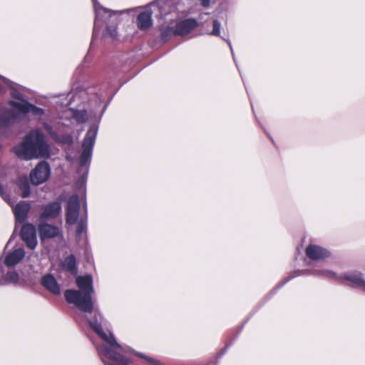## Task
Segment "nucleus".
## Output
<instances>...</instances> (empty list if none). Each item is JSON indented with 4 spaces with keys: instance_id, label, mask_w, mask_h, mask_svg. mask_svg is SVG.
Returning <instances> with one entry per match:
<instances>
[{
    "instance_id": "obj_33",
    "label": "nucleus",
    "mask_w": 365,
    "mask_h": 365,
    "mask_svg": "<svg viewBox=\"0 0 365 365\" xmlns=\"http://www.w3.org/2000/svg\"><path fill=\"white\" fill-rule=\"evenodd\" d=\"M16 205L20 206V205H29V204H26V203H24V204H22V203H19V204H17Z\"/></svg>"
},
{
    "instance_id": "obj_29",
    "label": "nucleus",
    "mask_w": 365,
    "mask_h": 365,
    "mask_svg": "<svg viewBox=\"0 0 365 365\" xmlns=\"http://www.w3.org/2000/svg\"><path fill=\"white\" fill-rule=\"evenodd\" d=\"M140 357L143 358V359H145V360H147L148 361H149L150 363H152V364H154L155 363V361L151 358H149V357H147L145 356L144 354H137Z\"/></svg>"
},
{
    "instance_id": "obj_27",
    "label": "nucleus",
    "mask_w": 365,
    "mask_h": 365,
    "mask_svg": "<svg viewBox=\"0 0 365 365\" xmlns=\"http://www.w3.org/2000/svg\"><path fill=\"white\" fill-rule=\"evenodd\" d=\"M213 29L210 33L212 36H219L220 35L221 24L217 19H215L212 22Z\"/></svg>"
},
{
    "instance_id": "obj_16",
    "label": "nucleus",
    "mask_w": 365,
    "mask_h": 365,
    "mask_svg": "<svg viewBox=\"0 0 365 365\" xmlns=\"http://www.w3.org/2000/svg\"><path fill=\"white\" fill-rule=\"evenodd\" d=\"M66 202L67 205H85L86 204L85 196L83 194L79 197L77 195L74 194L67 198L66 195H61L58 200L49 205H61V204Z\"/></svg>"
},
{
    "instance_id": "obj_4",
    "label": "nucleus",
    "mask_w": 365,
    "mask_h": 365,
    "mask_svg": "<svg viewBox=\"0 0 365 365\" xmlns=\"http://www.w3.org/2000/svg\"><path fill=\"white\" fill-rule=\"evenodd\" d=\"M89 324L92 329L111 347L108 348L106 346H102L97 348L98 352L101 356L104 364L107 365L106 362L104 361V358L107 357L114 362V365H128L130 363V360L120 353L113 350V349H118L121 351H125L118 344L113 334L104 331L101 325L97 322H90Z\"/></svg>"
},
{
    "instance_id": "obj_15",
    "label": "nucleus",
    "mask_w": 365,
    "mask_h": 365,
    "mask_svg": "<svg viewBox=\"0 0 365 365\" xmlns=\"http://www.w3.org/2000/svg\"><path fill=\"white\" fill-rule=\"evenodd\" d=\"M86 207H68L66 213V222L69 225H74L78 222L82 215L86 217Z\"/></svg>"
},
{
    "instance_id": "obj_28",
    "label": "nucleus",
    "mask_w": 365,
    "mask_h": 365,
    "mask_svg": "<svg viewBox=\"0 0 365 365\" xmlns=\"http://www.w3.org/2000/svg\"><path fill=\"white\" fill-rule=\"evenodd\" d=\"M0 197H1L6 203L9 204V197L7 190L0 183Z\"/></svg>"
},
{
    "instance_id": "obj_31",
    "label": "nucleus",
    "mask_w": 365,
    "mask_h": 365,
    "mask_svg": "<svg viewBox=\"0 0 365 365\" xmlns=\"http://www.w3.org/2000/svg\"><path fill=\"white\" fill-rule=\"evenodd\" d=\"M210 1L211 0H200L201 5L205 8H207L210 4Z\"/></svg>"
},
{
    "instance_id": "obj_11",
    "label": "nucleus",
    "mask_w": 365,
    "mask_h": 365,
    "mask_svg": "<svg viewBox=\"0 0 365 365\" xmlns=\"http://www.w3.org/2000/svg\"><path fill=\"white\" fill-rule=\"evenodd\" d=\"M22 240L25 242L28 247L34 250L37 245V238L36 234V227L31 224H25L21 230Z\"/></svg>"
},
{
    "instance_id": "obj_1",
    "label": "nucleus",
    "mask_w": 365,
    "mask_h": 365,
    "mask_svg": "<svg viewBox=\"0 0 365 365\" xmlns=\"http://www.w3.org/2000/svg\"><path fill=\"white\" fill-rule=\"evenodd\" d=\"M14 151L20 159L29 160L48 158L51 150L43 134L34 130L29 132L22 142L14 148Z\"/></svg>"
},
{
    "instance_id": "obj_13",
    "label": "nucleus",
    "mask_w": 365,
    "mask_h": 365,
    "mask_svg": "<svg viewBox=\"0 0 365 365\" xmlns=\"http://www.w3.org/2000/svg\"><path fill=\"white\" fill-rule=\"evenodd\" d=\"M38 230L39 237L41 240L58 236L62 237L60 229L56 226L51 225L49 224L41 223L38 227Z\"/></svg>"
},
{
    "instance_id": "obj_6",
    "label": "nucleus",
    "mask_w": 365,
    "mask_h": 365,
    "mask_svg": "<svg viewBox=\"0 0 365 365\" xmlns=\"http://www.w3.org/2000/svg\"><path fill=\"white\" fill-rule=\"evenodd\" d=\"M98 130V125H92L88 130L82 143V152L80 155L78 163V172L83 175H87L91 160L93 146L95 145L97 133Z\"/></svg>"
},
{
    "instance_id": "obj_12",
    "label": "nucleus",
    "mask_w": 365,
    "mask_h": 365,
    "mask_svg": "<svg viewBox=\"0 0 365 365\" xmlns=\"http://www.w3.org/2000/svg\"><path fill=\"white\" fill-rule=\"evenodd\" d=\"M197 25V21L194 19L182 20L176 24L174 35L184 36L190 34Z\"/></svg>"
},
{
    "instance_id": "obj_21",
    "label": "nucleus",
    "mask_w": 365,
    "mask_h": 365,
    "mask_svg": "<svg viewBox=\"0 0 365 365\" xmlns=\"http://www.w3.org/2000/svg\"><path fill=\"white\" fill-rule=\"evenodd\" d=\"M16 183L21 192L22 197H29L30 195V185L28 178L26 177L19 178Z\"/></svg>"
},
{
    "instance_id": "obj_17",
    "label": "nucleus",
    "mask_w": 365,
    "mask_h": 365,
    "mask_svg": "<svg viewBox=\"0 0 365 365\" xmlns=\"http://www.w3.org/2000/svg\"><path fill=\"white\" fill-rule=\"evenodd\" d=\"M306 254L307 257L314 260H319L329 256V252L317 245H310L306 249Z\"/></svg>"
},
{
    "instance_id": "obj_19",
    "label": "nucleus",
    "mask_w": 365,
    "mask_h": 365,
    "mask_svg": "<svg viewBox=\"0 0 365 365\" xmlns=\"http://www.w3.org/2000/svg\"><path fill=\"white\" fill-rule=\"evenodd\" d=\"M41 284L46 289H48L52 294L55 295L60 294V287L53 275L46 274L43 276L41 279Z\"/></svg>"
},
{
    "instance_id": "obj_9",
    "label": "nucleus",
    "mask_w": 365,
    "mask_h": 365,
    "mask_svg": "<svg viewBox=\"0 0 365 365\" xmlns=\"http://www.w3.org/2000/svg\"><path fill=\"white\" fill-rule=\"evenodd\" d=\"M316 274L329 279H334L343 282H350L351 285L362 288L365 290V280L361 272L357 271L350 272L344 274L343 277L337 276L334 272L328 270H316Z\"/></svg>"
},
{
    "instance_id": "obj_18",
    "label": "nucleus",
    "mask_w": 365,
    "mask_h": 365,
    "mask_svg": "<svg viewBox=\"0 0 365 365\" xmlns=\"http://www.w3.org/2000/svg\"><path fill=\"white\" fill-rule=\"evenodd\" d=\"M25 256L23 248L19 247L9 252L4 259V264L7 267L14 266L18 264Z\"/></svg>"
},
{
    "instance_id": "obj_14",
    "label": "nucleus",
    "mask_w": 365,
    "mask_h": 365,
    "mask_svg": "<svg viewBox=\"0 0 365 365\" xmlns=\"http://www.w3.org/2000/svg\"><path fill=\"white\" fill-rule=\"evenodd\" d=\"M66 118H69L72 123L82 124L88 120V116L87 110L84 108L74 109L70 108L66 111Z\"/></svg>"
},
{
    "instance_id": "obj_20",
    "label": "nucleus",
    "mask_w": 365,
    "mask_h": 365,
    "mask_svg": "<svg viewBox=\"0 0 365 365\" xmlns=\"http://www.w3.org/2000/svg\"><path fill=\"white\" fill-rule=\"evenodd\" d=\"M138 26L141 30H145L152 26V12L150 10L141 12L137 18Z\"/></svg>"
},
{
    "instance_id": "obj_30",
    "label": "nucleus",
    "mask_w": 365,
    "mask_h": 365,
    "mask_svg": "<svg viewBox=\"0 0 365 365\" xmlns=\"http://www.w3.org/2000/svg\"><path fill=\"white\" fill-rule=\"evenodd\" d=\"M0 77H2L0 76ZM6 92V86L2 82V81L0 79V93H5Z\"/></svg>"
},
{
    "instance_id": "obj_2",
    "label": "nucleus",
    "mask_w": 365,
    "mask_h": 365,
    "mask_svg": "<svg viewBox=\"0 0 365 365\" xmlns=\"http://www.w3.org/2000/svg\"><path fill=\"white\" fill-rule=\"evenodd\" d=\"M76 282L79 290H66L65 298L69 304H74L81 311L91 313L93 309L91 295L94 292L92 278L89 275L79 276Z\"/></svg>"
},
{
    "instance_id": "obj_24",
    "label": "nucleus",
    "mask_w": 365,
    "mask_h": 365,
    "mask_svg": "<svg viewBox=\"0 0 365 365\" xmlns=\"http://www.w3.org/2000/svg\"><path fill=\"white\" fill-rule=\"evenodd\" d=\"M76 225V233L78 238L83 237L86 235V217H84V215H82L79 218Z\"/></svg>"
},
{
    "instance_id": "obj_3",
    "label": "nucleus",
    "mask_w": 365,
    "mask_h": 365,
    "mask_svg": "<svg viewBox=\"0 0 365 365\" xmlns=\"http://www.w3.org/2000/svg\"><path fill=\"white\" fill-rule=\"evenodd\" d=\"M93 7L96 14L94 21L93 32L92 40L90 45V48L93 46L96 38L98 35V32L101 28L110 22V26H107L106 31L103 32V37H110L112 40L117 38V31L115 27V16L116 14H122L123 11H112L103 7L97 0H93Z\"/></svg>"
},
{
    "instance_id": "obj_22",
    "label": "nucleus",
    "mask_w": 365,
    "mask_h": 365,
    "mask_svg": "<svg viewBox=\"0 0 365 365\" xmlns=\"http://www.w3.org/2000/svg\"><path fill=\"white\" fill-rule=\"evenodd\" d=\"M29 208V207H14L13 212L16 222L21 223L26 220Z\"/></svg>"
},
{
    "instance_id": "obj_23",
    "label": "nucleus",
    "mask_w": 365,
    "mask_h": 365,
    "mask_svg": "<svg viewBox=\"0 0 365 365\" xmlns=\"http://www.w3.org/2000/svg\"><path fill=\"white\" fill-rule=\"evenodd\" d=\"M61 211V207H46L41 216V220L43 221L48 218H55Z\"/></svg>"
},
{
    "instance_id": "obj_25",
    "label": "nucleus",
    "mask_w": 365,
    "mask_h": 365,
    "mask_svg": "<svg viewBox=\"0 0 365 365\" xmlns=\"http://www.w3.org/2000/svg\"><path fill=\"white\" fill-rule=\"evenodd\" d=\"M62 265L65 269H66L72 273L76 272V258L73 255H69L67 257H66L62 263Z\"/></svg>"
},
{
    "instance_id": "obj_26",
    "label": "nucleus",
    "mask_w": 365,
    "mask_h": 365,
    "mask_svg": "<svg viewBox=\"0 0 365 365\" xmlns=\"http://www.w3.org/2000/svg\"><path fill=\"white\" fill-rule=\"evenodd\" d=\"M173 35H174V29L169 26L162 27L160 29V36L163 41H167Z\"/></svg>"
},
{
    "instance_id": "obj_32",
    "label": "nucleus",
    "mask_w": 365,
    "mask_h": 365,
    "mask_svg": "<svg viewBox=\"0 0 365 365\" xmlns=\"http://www.w3.org/2000/svg\"><path fill=\"white\" fill-rule=\"evenodd\" d=\"M230 48V50H231V52H232V56L234 57V52H233V50H232V44H231V42L229 41V40H226Z\"/></svg>"
},
{
    "instance_id": "obj_10",
    "label": "nucleus",
    "mask_w": 365,
    "mask_h": 365,
    "mask_svg": "<svg viewBox=\"0 0 365 365\" xmlns=\"http://www.w3.org/2000/svg\"><path fill=\"white\" fill-rule=\"evenodd\" d=\"M51 175V168L46 161L38 163L31 171L29 179L32 185H39L44 183Z\"/></svg>"
},
{
    "instance_id": "obj_7",
    "label": "nucleus",
    "mask_w": 365,
    "mask_h": 365,
    "mask_svg": "<svg viewBox=\"0 0 365 365\" xmlns=\"http://www.w3.org/2000/svg\"><path fill=\"white\" fill-rule=\"evenodd\" d=\"M24 116L16 110L0 107V135H8L12 131L14 125Z\"/></svg>"
},
{
    "instance_id": "obj_8",
    "label": "nucleus",
    "mask_w": 365,
    "mask_h": 365,
    "mask_svg": "<svg viewBox=\"0 0 365 365\" xmlns=\"http://www.w3.org/2000/svg\"><path fill=\"white\" fill-rule=\"evenodd\" d=\"M43 128L51 138L56 142L71 145L73 143V135L71 132H68V126H65L60 123H56L54 126L47 123H43Z\"/></svg>"
},
{
    "instance_id": "obj_5",
    "label": "nucleus",
    "mask_w": 365,
    "mask_h": 365,
    "mask_svg": "<svg viewBox=\"0 0 365 365\" xmlns=\"http://www.w3.org/2000/svg\"><path fill=\"white\" fill-rule=\"evenodd\" d=\"M2 82L6 86V91H9L11 96L17 101L10 100L8 105L25 115L31 113L36 117H41L45 114L43 108L36 106L24 99L23 94L15 87V83L5 77H0Z\"/></svg>"
}]
</instances>
